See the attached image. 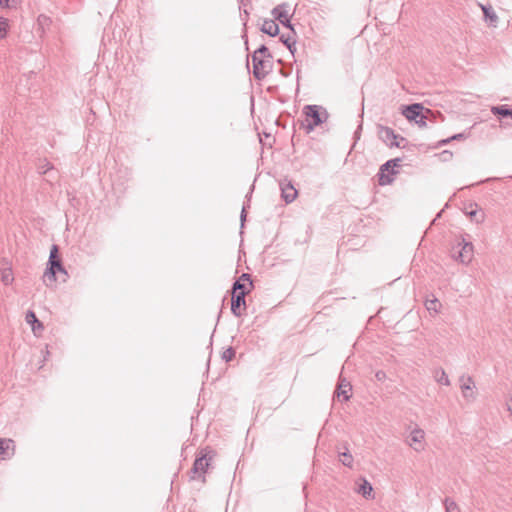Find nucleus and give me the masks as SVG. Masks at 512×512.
<instances>
[{
	"mask_svg": "<svg viewBox=\"0 0 512 512\" xmlns=\"http://www.w3.org/2000/svg\"><path fill=\"white\" fill-rule=\"evenodd\" d=\"M445 512H460L458 505L450 498L444 500Z\"/></svg>",
	"mask_w": 512,
	"mask_h": 512,
	"instance_id": "31",
	"label": "nucleus"
},
{
	"mask_svg": "<svg viewBox=\"0 0 512 512\" xmlns=\"http://www.w3.org/2000/svg\"><path fill=\"white\" fill-rule=\"evenodd\" d=\"M9 2L10 0H0V5L4 8H8L11 6Z\"/></svg>",
	"mask_w": 512,
	"mask_h": 512,
	"instance_id": "42",
	"label": "nucleus"
},
{
	"mask_svg": "<svg viewBox=\"0 0 512 512\" xmlns=\"http://www.w3.org/2000/svg\"><path fill=\"white\" fill-rule=\"evenodd\" d=\"M292 72V67L289 66L287 68H282L280 73L284 76V77H288Z\"/></svg>",
	"mask_w": 512,
	"mask_h": 512,
	"instance_id": "39",
	"label": "nucleus"
},
{
	"mask_svg": "<svg viewBox=\"0 0 512 512\" xmlns=\"http://www.w3.org/2000/svg\"><path fill=\"white\" fill-rule=\"evenodd\" d=\"M352 385L344 378H340L334 396L343 397V401H348L351 397Z\"/></svg>",
	"mask_w": 512,
	"mask_h": 512,
	"instance_id": "15",
	"label": "nucleus"
},
{
	"mask_svg": "<svg viewBox=\"0 0 512 512\" xmlns=\"http://www.w3.org/2000/svg\"><path fill=\"white\" fill-rule=\"evenodd\" d=\"M436 380L441 385L448 386L450 384L448 375L446 374V372L443 369H440L439 371H437Z\"/></svg>",
	"mask_w": 512,
	"mask_h": 512,
	"instance_id": "30",
	"label": "nucleus"
},
{
	"mask_svg": "<svg viewBox=\"0 0 512 512\" xmlns=\"http://www.w3.org/2000/svg\"><path fill=\"white\" fill-rule=\"evenodd\" d=\"M37 170L39 174L44 175L54 170V165L47 159H40L37 164Z\"/></svg>",
	"mask_w": 512,
	"mask_h": 512,
	"instance_id": "24",
	"label": "nucleus"
},
{
	"mask_svg": "<svg viewBox=\"0 0 512 512\" xmlns=\"http://www.w3.org/2000/svg\"><path fill=\"white\" fill-rule=\"evenodd\" d=\"M251 289L250 286L237 279L232 285L231 293L247 292L249 294Z\"/></svg>",
	"mask_w": 512,
	"mask_h": 512,
	"instance_id": "25",
	"label": "nucleus"
},
{
	"mask_svg": "<svg viewBox=\"0 0 512 512\" xmlns=\"http://www.w3.org/2000/svg\"><path fill=\"white\" fill-rule=\"evenodd\" d=\"M243 6H246V3L244 2V0H241L239 9H240V12L243 13L245 16L244 18H242V20H243V25L246 28L248 17H249V12L246 8H242Z\"/></svg>",
	"mask_w": 512,
	"mask_h": 512,
	"instance_id": "34",
	"label": "nucleus"
},
{
	"mask_svg": "<svg viewBox=\"0 0 512 512\" xmlns=\"http://www.w3.org/2000/svg\"><path fill=\"white\" fill-rule=\"evenodd\" d=\"M357 491L364 498L369 499L370 497H372L373 488L372 485L367 480L363 479V483L359 485Z\"/></svg>",
	"mask_w": 512,
	"mask_h": 512,
	"instance_id": "23",
	"label": "nucleus"
},
{
	"mask_svg": "<svg viewBox=\"0 0 512 512\" xmlns=\"http://www.w3.org/2000/svg\"><path fill=\"white\" fill-rule=\"evenodd\" d=\"M25 321L31 325L32 331L36 332L37 329L43 330L44 325L41 321L37 318L36 314L32 310H28L25 315Z\"/></svg>",
	"mask_w": 512,
	"mask_h": 512,
	"instance_id": "18",
	"label": "nucleus"
},
{
	"mask_svg": "<svg viewBox=\"0 0 512 512\" xmlns=\"http://www.w3.org/2000/svg\"><path fill=\"white\" fill-rule=\"evenodd\" d=\"M8 27V20L4 17H0V40L6 37Z\"/></svg>",
	"mask_w": 512,
	"mask_h": 512,
	"instance_id": "33",
	"label": "nucleus"
},
{
	"mask_svg": "<svg viewBox=\"0 0 512 512\" xmlns=\"http://www.w3.org/2000/svg\"><path fill=\"white\" fill-rule=\"evenodd\" d=\"M272 16L276 21H279L284 27L288 29L294 28L291 23V16L289 15V5L281 3L274 7L271 11Z\"/></svg>",
	"mask_w": 512,
	"mask_h": 512,
	"instance_id": "7",
	"label": "nucleus"
},
{
	"mask_svg": "<svg viewBox=\"0 0 512 512\" xmlns=\"http://www.w3.org/2000/svg\"><path fill=\"white\" fill-rule=\"evenodd\" d=\"M451 141H452V139H450V137H449V138H446V139H442V140H440V141L438 142V144L436 145V147L438 148V147L444 146V145L448 144V143H449V142H451Z\"/></svg>",
	"mask_w": 512,
	"mask_h": 512,
	"instance_id": "41",
	"label": "nucleus"
},
{
	"mask_svg": "<svg viewBox=\"0 0 512 512\" xmlns=\"http://www.w3.org/2000/svg\"><path fill=\"white\" fill-rule=\"evenodd\" d=\"M424 436L425 432L422 429L415 428L407 438V444L417 452L422 451L424 449Z\"/></svg>",
	"mask_w": 512,
	"mask_h": 512,
	"instance_id": "11",
	"label": "nucleus"
},
{
	"mask_svg": "<svg viewBox=\"0 0 512 512\" xmlns=\"http://www.w3.org/2000/svg\"><path fill=\"white\" fill-rule=\"evenodd\" d=\"M253 76L256 80H263L273 68L272 58L257 57L252 55Z\"/></svg>",
	"mask_w": 512,
	"mask_h": 512,
	"instance_id": "5",
	"label": "nucleus"
},
{
	"mask_svg": "<svg viewBox=\"0 0 512 512\" xmlns=\"http://www.w3.org/2000/svg\"><path fill=\"white\" fill-rule=\"evenodd\" d=\"M430 114V109H425L421 103H413L402 106V114L409 121H416L423 113Z\"/></svg>",
	"mask_w": 512,
	"mask_h": 512,
	"instance_id": "8",
	"label": "nucleus"
},
{
	"mask_svg": "<svg viewBox=\"0 0 512 512\" xmlns=\"http://www.w3.org/2000/svg\"><path fill=\"white\" fill-rule=\"evenodd\" d=\"M242 38L245 39V46H246V49L248 50V39H247L246 29L244 30Z\"/></svg>",
	"mask_w": 512,
	"mask_h": 512,
	"instance_id": "45",
	"label": "nucleus"
},
{
	"mask_svg": "<svg viewBox=\"0 0 512 512\" xmlns=\"http://www.w3.org/2000/svg\"><path fill=\"white\" fill-rule=\"evenodd\" d=\"M397 142H400V146H396L397 148H405L408 141L406 138L398 134Z\"/></svg>",
	"mask_w": 512,
	"mask_h": 512,
	"instance_id": "38",
	"label": "nucleus"
},
{
	"mask_svg": "<svg viewBox=\"0 0 512 512\" xmlns=\"http://www.w3.org/2000/svg\"><path fill=\"white\" fill-rule=\"evenodd\" d=\"M339 461L346 467H352L353 464V456L347 450L345 452L339 453Z\"/></svg>",
	"mask_w": 512,
	"mask_h": 512,
	"instance_id": "26",
	"label": "nucleus"
},
{
	"mask_svg": "<svg viewBox=\"0 0 512 512\" xmlns=\"http://www.w3.org/2000/svg\"><path fill=\"white\" fill-rule=\"evenodd\" d=\"M287 49L289 50V52L294 56L295 52H296V44H293L291 45L290 47H287Z\"/></svg>",
	"mask_w": 512,
	"mask_h": 512,
	"instance_id": "43",
	"label": "nucleus"
},
{
	"mask_svg": "<svg viewBox=\"0 0 512 512\" xmlns=\"http://www.w3.org/2000/svg\"><path fill=\"white\" fill-rule=\"evenodd\" d=\"M280 190L281 197L287 204L293 202L298 194V191L291 183V181H287L286 179L280 182Z\"/></svg>",
	"mask_w": 512,
	"mask_h": 512,
	"instance_id": "12",
	"label": "nucleus"
},
{
	"mask_svg": "<svg viewBox=\"0 0 512 512\" xmlns=\"http://www.w3.org/2000/svg\"><path fill=\"white\" fill-rule=\"evenodd\" d=\"M56 274L57 272L55 270L50 269V267L46 265V269L43 274V282L45 283L46 286H50L56 282Z\"/></svg>",
	"mask_w": 512,
	"mask_h": 512,
	"instance_id": "22",
	"label": "nucleus"
},
{
	"mask_svg": "<svg viewBox=\"0 0 512 512\" xmlns=\"http://www.w3.org/2000/svg\"><path fill=\"white\" fill-rule=\"evenodd\" d=\"M465 138H466V135L464 133L454 134L453 136L450 137V139H452V140H460V139H465Z\"/></svg>",
	"mask_w": 512,
	"mask_h": 512,
	"instance_id": "40",
	"label": "nucleus"
},
{
	"mask_svg": "<svg viewBox=\"0 0 512 512\" xmlns=\"http://www.w3.org/2000/svg\"><path fill=\"white\" fill-rule=\"evenodd\" d=\"M249 207V204H244L243 207H242V210H241V214H240V221H241V228L244 227V223L246 221V216H247V208Z\"/></svg>",
	"mask_w": 512,
	"mask_h": 512,
	"instance_id": "35",
	"label": "nucleus"
},
{
	"mask_svg": "<svg viewBox=\"0 0 512 512\" xmlns=\"http://www.w3.org/2000/svg\"><path fill=\"white\" fill-rule=\"evenodd\" d=\"M288 33H284L280 35V42H282L286 47H290L297 42V33L294 28L289 29Z\"/></svg>",
	"mask_w": 512,
	"mask_h": 512,
	"instance_id": "19",
	"label": "nucleus"
},
{
	"mask_svg": "<svg viewBox=\"0 0 512 512\" xmlns=\"http://www.w3.org/2000/svg\"><path fill=\"white\" fill-rule=\"evenodd\" d=\"M491 112L494 115H498L503 118L510 117L512 119V108H510L508 105L493 106L491 108Z\"/></svg>",
	"mask_w": 512,
	"mask_h": 512,
	"instance_id": "21",
	"label": "nucleus"
},
{
	"mask_svg": "<svg viewBox=\"0 0 512 512\" xmlns=\"http://www.w3.org/2000/svg\"><path fill=\"white\" fill-rule=\"evenodd\" d=\"M376 377L378 380H382L385 377V373L383 371H378L376 373Z\"/></svg>",
	"mask_w": 512,
	"mask_h": 512,
	"instance_id": "44",
	"label": "nucleus"
},
{
	"mask_svg": "<svg viewBox=\"0 0 512 512\" xmlns=\"http://www.w3.org/2000/svg\"><path fill=\"white\" fill-rule=\"evenodd\" d=\"M10 445H13L12 440H0V459H4L6 455H8V449Z\"/></svg>",
	"mask_w": 512,
	"mask_h": 512,
	"instance_id": "28",
	"label": "nucleus"
},
{
	"mask_svg": "<svg viewBox=\"0 0 512 512\" xmlns=\"http://www.w3.org/2000/svg\"><path fill=\"white\" fill-rule=\"evenodd\" d=\"M426 119H427V115L426 114H422L416 121L415 123L419 126V127H426L427 126V123H426Z\"/></svg>",
	"mask_w": 512,
	"mask_h": 512,
	"instance_id": "37",
	"label": "nucleus"
},
{
	"mask_svg": "<svg viewBox=\"0 0 512 512\" xmlns=\"http://www.w3.org/2000/svg\"><path fill=\"white\" fill-rule=\"evenodd\" d=\"M305 121L301 122V127L306 130V133H311L315 127L325 123L329 117L327 110L320 105H306L303 108Z\"/></svg>",
	"mask_w": 512,
	"mask_h": 512,
	"instance_id": "1",
	"label": "nucleus"
},
{
	"mask_svg": "<svg viewBox=\"0 0 512 512\" xmlns=\"http://www.w3.org/2000/svg\"><path fill=\"white\" fill-rule=\"evenodd\" d=\"M481 10L485 21H488L491 26L495 27L498 23V16L493 10L492 6L480 4Z\"/></svg>",
	"mask_w": 512,
	"mask_h": 512,
	"instance_id": "17",
	"label": "nucleus"
},
{
	"mask_svg": "<svg viewBox=\"0 0 512 512\" xmlns=\"http://www.w3.org/2000/svg\"><path fill=\"white\" fill-rule=\"evenodd\" d=\"M235 354H236V351L233 347H228L227 349H225L221 355V358L225 361V362H230L232 361L234 358H235Z\"/></svg>",
	"mask_w": 512,
	"mask_h": 512,
	"instance_id": "32",
	"label": "nucleus"
},
{
	"mask_svg": "<svg viewBox=\"0 0 512 512\" xmlns=\"http://www.w3.org/2000/svg\"><path fill=\"white\" fill-rule=\"evenodd\" d=\"M0 280L6 286L14 281L12 262L5 257L0 259Z\"/></svg>",
	"mask_w": 512,
	"mask_h": 512,
	"instance_id": "10",
	"label": "nucleus"
},
{
	"mask_svg": "<svg viewBox=\"0 0 512 512\" xmlns=\"http://www.w3.org/2000/svg\"><path fill=\"white\" fill-rule=\"evenodd\" d=\"M50 269H53L57 272V270L63 269V263L59 253V247L56 244H53L50 249V254L48 258V262L46 264Z\"/></svg>",
	"mask_w": 512,
	"mask_h": 512,
	"instance_id": "14",
	"label": "nucleus"
},
{
	"mask_svg": "<svg viewBox=\"0 0 512 512\" xmlns=\"http://www.w3.org/2000/svg\"><path fill=\"white\" fill-rule=\"evenodd\" d=\"M459 380L461 382L460 388H461L463 397L467 400H474L475 394L473 392V388L475 387V385H474V381H473L472 377H470V376L465 377L464 375H462Z\"/></svg>",
	"mask_w": 512,
	"mask_h": 512,
	"instance_id": "13",
	"label": "nucleus"
},
{
	"mask_svg": "<svg viewBox=\"0 0 512 512\" xmlns=\"http://www.w3.org/2000/svg\"><path fill=\"white\" fill-rule=\"evenodd\" d=\"M275 19H266L264 20L260 30L262 33H265L271 37H275L279 34V26L275 22Z\"/></svg>",
	"mask_w": 512,
	"mask_h": 512,
	"instance_id": "16",
	"label": "nucleus"
},
{
	"mask_svg": "<svg viewBox=\"0 0 512 512\" xmlns=\"http://www.w3.org/2000/svg\"><path fill=\"white\" fill-rule=\"evenodd\" d=\"M231 313L235 317H241L243 314V311L246 310V301L245 297L247 295V292H238V293H231Z\"/></svg>",
	"mask_w": 512,
	"mask_h": 512,
	"instance_id": "9",
	"label": "nucleus"
},
{
	"mask_svg": "<svg viewBox=\"0 0 512 512\" xmlns=\"http://www.w3.org/2000/svg\"><path fill=\"white\" fill-rule=\"evenodd\" d=\"M238 280H240L241 282H245L247 281L248 282V286H250V288H253V282L251 280V275L249 273H243L239 278Z\"/></svg>",
	"mask_w": 512,
	"mask_h": 512,
	"instance_id": "36",
	"label": "nucleus"
},
{
	"mask_svg": "<svg viewBox=\"0 0 512 512\" xmlns=\"http://www.w3.org/2000/svg\"><path fill=\"white\" fill-rule=\"evenodd\" d=\"M443 154H444V155H445V154H448L449 156H452V153H450V152H449V151H447V150H444Z\"/></svg>",
	"mask_w": 512,
	"mask_h": 512,
	"instance_id": "47",
	"label": "nucleus"
},
{
	"mask_svg": "<svg viewBox=\"0 0 512 512\" xmlns=\"http://www.w3.org/2000/svg\"><path fill=\"white\" fill-rule=\"evenodd\" d=\"M215 455L216 452L210 447L201 449L200 452L196 455L193 466L190 469L189 479L192 481L203 476Z\"/></svg>",
	"mask_w": 512,
	"mask_h": 512,
	"instance_id": "2",
	"label": "nucleus"
},
{
	"mask_svg": "<svg viewBox=\"0 0 512 512\" xmlns=\"http://www.w3.org/2000/svg\"><path fill=\"white\" fill-rule=\"evenodd\" d=\"M425 307L428 311L437 313L441 307V303L437 298L427 299L425 301Z\"/></svg>",
	"mask_w": 512,
	"mask_h": 512,
	"instance_id": "27",
	"label": "nucleus"
},
{
	"mask_svg": "<svg viewBox=\"0 0 512 512\" xmlns=\"http://www.w3.org/2000/svg\"><path fill=\"white\" fill-rule=\"evenodd\" d=\"M62 273L64 275H68L66 268L63 266V269L57 270V273Z\"/></svg>",
	"mask_w": 512,
	"mask_h": 512,
	"instance_id": "46",
	"label": "nucleus"
},
{
	"mask_svg": "<svg viewBox=\"0 0 512 512\" xmlns=\"http://www.w3.org/2000/svg\"><path fill=\"white\" fill-rule=\"evenodd\" d=\"M377 135L378 138L389 148H393L394 146H400V142H397L398 134L395 131L387 126L382 124H377Z\"/></svg>",
	"mask_w": 512,
	"mask_h": 512,
	"instance_id": "6",
	"label": "nucleus"
},
{
	"mask_svg": "<svg viewBox=\"0 0 512 512\" xmlns=\"http://www.w3.org/2000/svg\"><path fill=\"white\" fill-rule=\"evenodd\" d=\"M402 158H393L386 161L379 168L377 173L378 184L380 186L389 185L394 181V176L398 173L396 168L401 166Z\"/></svg>",
	"mask_w": 512,
	"mask_h": 512,
	"instance_id": "3",
	"label": "nucleus"
},
{
	"mask_svg": "<svg viewBox=\"0 0 512 512\" xmlns=\"http://www.w3.org/2000/svg\"><path fill=\"white\" fill-rule=\"evenodd\" d=\"M470 208V210L466 211L469 218L476 223H482L484 221V213L478 211V205L476 203L470 204Z\"/></svg>",
	"mask_w": 512,
	"mask_h": 512,
	"instance_id": "20",
	"label": "nucleus"
},
{
	"mask_svg": "<svg viewBox=\"0 0 512 512\" xmlns=\"http://www.w3.org/2000/svg\"><path fill=\"white\" fill-rule=\"evenodd\" d=\"M473 252V244L466 241L464 238L458 241L457 244L452 247L451 251L452 257L463 264H468L472 260Z\"/></svg>",
	"mask_w": 512,
	"mask_h": 512,
	"instance_id": "4",
	"label": "nucleus"
},
{
	"mask_svg": "<svg viewBox=\"0 0 512 512\" xmlns=\"http://www.w3.org/2000/svg\"><path fill=\"white\" fill-rule=\"evenodd\" d=\"M252 55H257V57H266V58H272L273 56L270 53L269 49L266 45L262 44L257 50L254 51Z\"/></svg>",
	"mask_w": 512,
	"mask_h": 512,
	"instance_id": "29",
	"label": "nucleus"
}]
</instances>
